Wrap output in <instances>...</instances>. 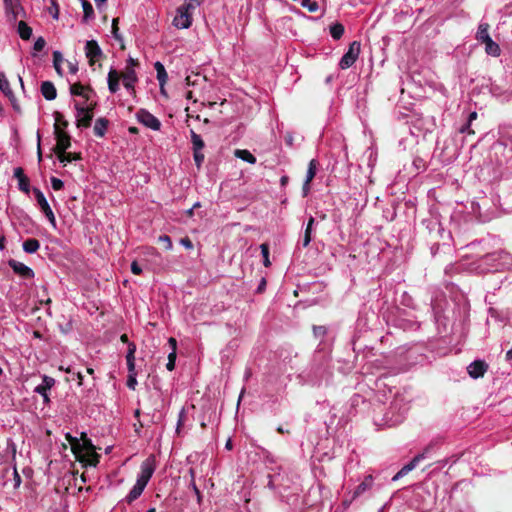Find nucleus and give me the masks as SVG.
<instances>
[{
	"instance_id": "20e7f679",
	"label": "nucleus",
	"mask_w": 512,
	"mask_h": 512,
	"mask_svg": "<svg viewBox=\"0 0 512 512\" xmlns=\"http://www.w3.org/2000/svg\"><path fill=\"white\" fill-rule=\"evenodd\" d=\"M136 118L140 123L152 130L157 131L161 127V122L145 109H139L136 113Z\"/></svg>"
},
{
	"instance_id": "bb28decb",
	"label": "nucleus",
	"mask_w": 512,
	"mask_h": 512,
	"mask_svg": "<svg viewBox=\"0 0 512 512\" xmlns=\"http://www.w3.org/2000/svg\"><path fill=\"white\" fill-rule=\"evenodd\" d=\"M17 32L23 40H29L32 36V28L25 21L18 23Z\"/></svg>"
},
{
	"instance_id": "4c0bfd02",
	"label": "nucleus",
	"mask_w": 512,
	"mask_h": 512,
	"mask_svg": "<svg viewBox=\"0 0 512 512\" xmlns=\"http://www.w3.org/2000/svg\"><path fill=\"white\" fill-rule=\"evenodd\" d=\"M55 123L54 125H58L62 130L68 127L69 123L67 120L64 119V116L59 111H55L53 113Z\"/></svg>"
},
{
	"instance_id": "6e6552de",
	"label": "nucleus",
	"mask_w": 512,
	"mask_h": 512,
	"mask_svg": "<svg viewBox=\"0 0 512 512\" xmlns=\"http://www.w3.org/2000/svg\"><path fill=\"white\" fill-rule=\"evenodd\" d=\"M430 447H427L423 453L416 455L408 464L404 465L392 478L393 481H397L398 479L407 475L410 471H412L417 464L425 458V454L429 451Z\"/></svg>"
},
{
	"instance_id": "2eb2a0df",
	"label": "nucleus",
	"mask_w": 512,
	"mask_h": 512,
	"mask_svg": "<svg viewBox=\"0 0 512 512\" xmlns=\"http://www.w3.org/2000/svg\"><path fill=\"white\" fill-rule=\"evenodd\" d=\"M0 91L12 101L14 109L19 110L18 105L14 103L15 96L4 72H0Z\"/></svg>"
},
{
	"instance_id": "cd10ccee",
	"label": "nucleus",
	"mask_w": 512,
	"mask_h": 512,
	"mask_svg": "<svg viewBox=\"0 0 512 512\" xmlns=\"http://www.w3.org/2000/svg\"><path fill=\"white\" fill-rule=\"evenodd\" d=\"M485 51L487 54L497 57L501 53L499 45L490 37L485 43Z\"/></svg>"
},
{
	"instance_id": "4be33fe9",
	"label": "nucleus",
	"mask_w": 512,
	"mask_h": 512,
	"mask_svg": "<svg viewBox=\"0 0 512 512\" xmlns=\"http://www.w3.org/2000/svg\"><path fill=\"white\" fill-rule=\"evenodd\" d=\"M373 483V478L371 475L365 477V479L356 487L353 493V499L364 493L366 490L370 489Z\"/></svg>"
},
{
	"instance_id": "69168bd1",
	"label": "nucleus",
	"mask_w": 512,
	"mask_h": 512,
	"mask_svg": "<svg viewBox=\"0 0 512 512\" xmlns=\"http://www.w3.org/2000/svg\"><path fill=\"white\" fill-rule=\"evenodd\" d=\"M314 222H315L314 218H313V217H310V218H309V220H308V222H307V225H306L305 231L312 232Z\"/></svg>"
},
{
	"instance_id": "9b49d317",
	"label": "nucleus",
	"mask_w": 512,
	"mask_h": 512,
	"mask_svg": "<svg viewBox=\"0 0 512 512\" xmlns=\"http://www.w3.org/2000/svg\"><path fill=\"white\" fill-rule=\"evenodd\" d=\"M14 177L18 180V189L25 194H29L31 191L30 179L25 175L22 167L14 169Z\"/></svg>"
},
{
	"instance_id": "b1692460",
	"label": "nucleus",
	"mask_w": 512,
	"mask_h": 512,
	"mask_svg": "<svg viewBox=\"0 0 512 512\" xmlns=\"http://www.w3.org/2000/svg\"><path fill=\"white\" fill-rule=\"evenodd\" d=\"M234 156L250 164H255L257 161L256 157L249 150L246 149H236L234 151Z\"/></svg>"
},
{
	"instance_id": "e2e57ef3",
	"label": "nucleus",
	"mask_w": 512,
	"mask_h": 512,
	"mask_svg": "<svg viewBox=\"0 0 512 512\" xmlns=\"http://www.w3.org/2000/svg\"><path fill=\"white\" fill-rule=\"evenodd\" d=\"M310 183L311 182L304 181L303 186H302L303 197H306L309 194V192H310Z\"/></svg>"
},
{
	"instance_id": "412c9836",
	"label": "nucleus",
	"mask_w": 512,
	"mask_h": 512,
	"mask_svg": "<svg viewBox=\"0 0 512 512\" xmlns=\"http://www.w3.org/2000/svg\"><path fill=\"white\" fill-rule=\"evenodd\" d=\"M58 160L61 162V163H70L72 161H75V160H81L82 159V156H81V153H76V152H66V150H64V152H60L58 154H56Z\"/></svg>"
},
{
	"instance_id": "6ab92c4d",
	"label": "nucleus",
	"mask_w": 512,
	"mask_h": 512,
	"mask_svg": "<svg viewBox=\"0 0 512 512\" xmlns=\"http://www.w3.org/2000/svg\"><path fill=\"white\" fill-rule=\"evenodd\" d=\"M109 120L104 117L96 119L93 132L97 137H103L107 131Z\"/></svg>"
},
{
	"instance_id": "473e14b6",
	"label": "nucleus",
	"mask_w": 512,
	"mask_h": 512,
	"mask_svg": "<svg viewBox=\"0 0 512 512\" xmlns=\"http://www.w3.org/2000/svg\"><path fill=\"white\" fill-rule=\"evenodd\" d=\"M94 115L93 114H84L81 117H77L76 120V126L78 128H88L91 126V122L93 120Z\"/></svg>"
},
{
	"instance_id": "a19ab883",
	"label": "nucleus",
	"mask_w": 512,
	"mask_h": 512,
	"mask_svg": "<svg viewBox=\"0 0 512 512\" xmlns=\"http://www.w3.org/2000/svg\"><path fill=\"white\" fill-rule=\"evenodd\" d=\"M327 333V329L325 326H317V325H314L313 326V334L316 338H322L326 335Z\"/></svg>"
},
{
	"instance_id": "680f3d73",
	"label": "nucleus",
	"mask_w": 512,
	"mask_h": 512,
	"mask_svg": "<svg viewBox=\"0 0 512 512\" xmlns=\"http://www.w3.org/2000/svg\"><path fill=\"white\" fill-rule=\"evenodd\" d=\"M86 107V113L88 114H93L94 115V110L96 109L97 107V102H90Z\"/></svg>"
},
{
	"instance_id": "13d9d810",
	"label": "nucleus",
	"mask_w": 512,
	"mask_h": 512,
	"mask_svg": "<svg viewBox=\"0 0 512 512\" xmlns=\"http://www.w3.org/2000/svg\"><path fill=\"white\" fill-rule=\"evenodd\" d=\"M189 472H190L191 477H192L191 485L193 487V491L195 492L197 497L200 498V496H201L200 490L198 489V487L196 486L195 481H194V469H190Z\"/></svg>"
},
{
	"instance_id": "0eeeda50",
	"label": "nucleus",
	"mask_w": 512,
	"mask_h": 512,
	"mask_svg": "<svg viewBox=\"0 0 512 512\" xmlns=\"http://www.w3.org/2000/svg\"><path fill=\"white\" fill-rule=\"evenodd\" d=\"M8 265L13 270V272L21 278L32 279L35 276L34 271L30 267L15 259H9Z\"/></svg>"
},
{
	"instance_id": "de8ad7c7",
	"label": "nucleus",
	"mask_w": 512,
	"mask_h": 512,
	"mask_svg": "<svg viewBox=\"0 0 512 512\" xmlns=\"http://www.w3.org/2000/svg\"><path fill=\"white\" fill-rule=\"evenodd\" d=\"M118 21H119L118 18H114L112 21V34L116 40H121V37L118 33V31H119Z\"/></svg>"
},
{
	"instance_id": "f03ea898",
	"label": "nucleus",
	"mask_w": 512,
	"mask_h": 512,
	"mask_svg": "<svg viewBox=\"0 0 512 512\" xmlns=\"http://www.w3.org/2000/svg\"><path fill=\"white\" fill-rule=\"evenodd\" d=\"M54 135L56 139V145L52 148V151L55 154L64 152V150H67L71 147L70 135L58 127V125H54Z\"/></svg>"
},
{
	"instance_id": "f257e3e1",
	"label": "nucleus",
	"mask_w": 512,
	"mask_h": 512,
	"mask_svg": "<svg viewBox=\"0 0 512 512\" xmlns=\"http://www.w3.org/2000/svg\"><path fill=\"white\" fill-rule=\"evenodd\" d=\"M361 44L359 41H353L348 48V51L342 56L339 66L341 69L350 68L357 60L360 54Z\"/></svg>"
},
{
	"instance_id": "5fc2aeb1",
	"label": "nucleus",
	"mask_w": 512,
	"mask_h": 512,
	"mask_svg": "<svg viewBox=\"0 0 512 512\" xmlns=\"http://www.w3.org/2000/svg\"><path fill=\"white\" fill-rule=\"evenodd\" d=\"M311 239H312V232L304 231V236L302 239V246L305 248L308 247L311 242Z\"/></svg>"
},
{
	"instance_id": "49530a36",
	"label": "nucleus",
	"mask_w": 512,
	"mask_h": 512,
	"mask_svg": "<svg viewBox=\"0 0 512 512\" xmlns=\"http://www.w3.org/2000/svg\"><path fill=\"white\" fill-rule=\"evenodd\" d=\"M51 186L55 191H58L64 187V183L59 178L51 177Z\"/></svg>"
},
{
	"instance_id": "864d4df0",
	"label": "nucleus",
	"mask_w": 512,
	"mask_h": 512,
	"mask_svg": "<svg viewBox=\"0 0 512 512\" xmlns=\"http://www.w3.org/2000/svg\"><path fill=\"white\" fill-rule=\"evenodd\" d=\"M82 437H83V443H81V445L83 446V452L87 451V449L95 448L94 445L92 444L91 440L86 438L85 433H82Z\"/></svg>"
},
{
	"instance_id": "0e129e2a",
	"label": "nucleus",
	"mask_w": 512,
	"mask_h": 512,
	"mask_svg": "<svg viewBox=\"0 0 512 512\" xmlns=\"http://www.w3.org/2000/svg\"><path fill=\"white\" fill-rule=\"evenodd\" d=\"M168 344L171 347V350H172L171 352H174V351L176 352V350H177V341H176V339L173 338V337H170L168 339Z\"/></svg>"
},
{
	"instance_id": "603ef678",
	"label": "nucleus",
	"mask_w": 512,
	"mask_h": 512,
	"mask_svg": "<svg viewBox=\"0 0 512 512\" xmlns=\"http://www.w3.org/2000/svg\"><path fill=\"white\" fill-rule=\"evenodd\" d=\"M136 385H137L136 373L129 374L128 379H127L128 388L134 390Z\"/></svg>"
},
{
	"instance_id": "79ce46f5",
	"label": "nucleus",
	"mask_w": 512,
	"mask_h": 512,
	"mask_svg": "<svg viewBox=\"0 0 512 512\" xmlns=\"http://www.w3.org/2000/svg\"><path fill=\"white\" fill-rule=\"evenodd\" d=\"M55 380L52 377L44 376L42 383L38 385L41 388H45L46 390H50L52 386L54 385Z\"/></svg>"
},
{
	"instance_id": "ea45409f",
	"label": "nucleus",
	"mask_w": 512,
	"mask_h": 512,
	"mask_svg": "<svg viewBox=\"0 0 512 512\" xmlns=\"http://www.w3.org/2000/svg\"><path fill=\"white\" fill-rule=\"evenodd\" d=\"M158 243L163 245L165 250H171L172 247H173L172 240H171V238L168 235H161V236H159L158 237Z\"/></svg>"
},
{
	"instance_id": "f8f14e48",
	"label": "nucleus",
	"mask_w": 512,
	"mask_h": 512,
	"mask_svg": "<svg viewBox=\"0 0 512 512\" xmlns=\"http://www.w3.org/2000/svg\"><path fill=\"white\" fill-rule=\"evenodd\" d=\"M487 369L488 365L483 360H475L467 368L468 374L474 379L483 377Z\"/></svg>"
},
{
	"instance_id": "774afa93",
	"label": "nucleus",
	"mask_w": 512,
	"mask_h": 512,
	"mask_svg": "<svg viewBox=\"0 0 512 512\" xmlns=\"http://www.w3.org/2000/svg\"><path fill=\"white\" fill-rule=\"evenodd\" d=\"M68 67H69V71H70V73H72V74L77 73V71H78V66H77V64H75V63H71V62H70V63L68 64Z\"/></svg>"
},
{
	"instance_id": "1a4fd4ad",
	"label": "nucleus",
	"mask_w": 512,
	"mask_h": 512,
	"mask_svg": "<svg viewBox=\"0 0 512 512\" xmlns=\"http://www.w3.org/2000/svg\"><path fill=\"white\" fill-rule=\"evenodd\" d=\"M155 470L154 456L147 458L141 465V472L137 478V481L148 484Z\"/></svg>"
},
{
	"instance_id": "c03bdc74",
	"label": "nucleus",
	"mask_w": 512,
	"mask_h": 512,
	"mask_svg": "<svg viewBox=\"0 0 512 512\" xmlns=\"http://www.w3.org/2000/svg\"><path fill=\"white\" fill-rule=\"evenodd\" d=\"M176 357H177V353L175 351L169 353V355H168V362L166 364V368L169 371H172L175 368Z\"/></svg>"
},
{
	"instance_id": "a18cd8bd",
	"label": "nucleus",
	"mask_w": 512,
	"mask_h": 512,
	"mask_svg": "<svg viewBox=\"0 0 512 512\" xmlns=\"http://www.w3.org/2000/svg\"><path fill=\"white\" fill-rule=\"evenodd\" d=\"M34 392L40 394L43 397L44 403H49L50 402V398L48 396V390H46L45 388H41L39 386H36L35 389H34Z\"/></svg>"
},
{
	"instance_id": "f704fd0d",
	"label": "nucleus",
	"mask_w": 512,
	"mask_h": 512,
	"mask_svg": "<svg viewBox=\"0 0 512 512\" xmlns=\"http://www.w3.org/2000/svg\"><path fill=\"white\" fill-rule=\"evenodd\" d=\"M345 28L341 23H335L330 27V34L333 39L339 40L344 34Z\"/></svg>"
},
{
	"instance_id": "3c124183",
	"label": "nucleus",
	"mask_w": 512,
	"mask_h": 512,
	"mask_svg": "<svg viewBox=\"0 0 512 512\" xmlns=\"http://www.w3.org/2000/svg\"><path fill=\"white\" fill-rule=\"evenodd\" d=\"M459 132L464 134L467 133L469 135H474L475 131L471 128V123L466 122L461 128L459 129Z\"/></svg>"
},
{
	"instance_id": "5701e85b",
	"label": "nucleus",
	"mask_w": 512,
	"mask_h": 512,
	"mask_svg": "<svg viewBox=\"0 0 512 512\" xmlns=\"http://www.w3.org/2000/svg\"><path fill=\"white\" fill-rule=\"evenodd\" d=\"M154 68H155V70L157 72V80L159 82V85L160 86H165V84H166V82L168 80V74H167V72L165 70L164 65L161 62L157 61L154 64Z\"/></svg>"
},
{
	"instance_id": "bf43d9fd",
	"label": "nucleus",
	"mask_w": 512,
	"mask_h": 512,
	"mask_svg": "<svg viewBox=\"0 0 512 512\" xmlns=\"http://www.w3.org/2000/svg\"><path fill=\"white\" fill-rule=\"evenodd\" d=\"M75 110L77 111V117H81L86 114V107L80 105L79 103H75Z\"/></svg>"
},
{
	"instance_id": "aec40b11",
	"label": "nucleus",
	"mask_w": 512,
	"mask_h": 512,
	"mask_svg": "<svg viewBox=\"0 0 512 512\" xmlns=\"http://www.w3.org/2000/svg\"><path fill=\"white\" fill-rule=\"evenodd\" d=\"M135 352L136 345L135 343H129V348L126 355V362L129 374L135 373Z\"/></svg>"
},
{
	"instance_id": "e433bc0d",
	"label": "nucleus",
	"mask_w": 512,
	"mask_h": 512,
	"mask_svg": "<svg viewBox=\"0 0 512 512\" xmlns=\"http://www.w3.org/2000/svg\"><path fill=\"white\" fill-rule=\"evenodd\" d=\"M62 61H63V56H62L61 52L54 51L53 52V66L59 75H62V68H61Z\"/></svg>"
},
{
	"instance_id": "4468645a",
	"label": "nucleus",
	"mask_w": 512,
	"mask_h": 512,
	"mask_svg": "<svg viewBox=\"0 0 512 512\" xmlns=\"http://www.w3.org/2000/svg\"><path fill=\"white\" fill-rule=\"evenodd\" d=\"M173 24L180 29H187L192 25V17L186 12L177 8L176 16L174 17Z\"/></svg>"
},
{
	"instance_id": "7c9ffc66",
	"label": "nucleus",
	"mask_w": 512,
	"mask_h": 512,
	"mask_svg": "<svg viewBox=\"0 0 512 512\" xmlns=\"http://www.w3.org/2000/svg\"><path fill=\"white\" fill-rule=\"evenodd\" d=\"M84 90L93 91L91 86H84L80 82H76L70 86V93L73 96L84 95Z\"/></svg>"
},
{
	"instance_id": "f3484780",
	"label": "nucleus",
	"mask_w": 512,
	"mask_h": 512,
	"mask_svg": "<svg viewBox=\"0 0 512 512\" xmlns=\"http://www.w3.org/2000/svg\"><path fill=\"white\" fill-rule=\"evenodd\" d=\"M41 93L46 100H54L57 97V91L51 81H44L41 84Z\"/></svg>"
},
{
	"instance_id": "423d86ee",
	"label": "nucleus",
	"mask_w": 512,
	"mask_h": 512,
	"mask_svg": "<svg viewBox=\"0 0 512 512\" xmlns=\"http://www.w3.org/2000/svg\"><path fill=\"white\" fill-rule=\"evenodd\" d=\"M85 55L88 58L90 66H93L97 60L103 56V52L95 40H88L85 45Z\"/></svg>"
},
{
	"instance_id": "7ed1b4c3",
	"label": "nucleus",
	"mask_w": 512,
	"mask_h": 512,
	"mask_svg": "<svg viewBox=\"0 0 512 512\" xmlns=\"http://www.w3.org/2000/svg\"><path fill=\"white\" fill-rule=\"evenodd\" d=\"M33 193L35 195L36 201L41 209V211L45 214L49 222L52 224L53 227H56V218L55 215L47 202L44 194L41 192L38 188H33Z\"/></svg>"
},
{
	"instance_id": "6e6d98bb",
	"label": "nucleus",
	"mask_w": 512,
	"mask_h": 512,
	"mask_svg": "<svg viewBox=\"0 0 512 512\" xmlns=\"http://www.w3.org/2000/svg\"><path fill=\"white\" fill-rule=\"evenodd\" d=\"M181 245H183L186 249L191 250L193 249V243L189 237H183L180 240Z\"/></svg>"
},
{
	"instance_id": "58836bf2",
	"label": "nucleus",
	"mask_w": 512,
	"mask_h": 512,
	"mask_svg": "<svg viewBox=\"0 0 512 512\" xmlns=\"http://www.w3.org/2000/svg\"><path fill=\"white\" fill-rule=\"evenodd\" d=\"M261 254L263 256V264L265 267H269L271 265L270 259H269V246L267 243H263L260 245Z\"/></svg>"
},
{
	"instance_id": "ddd939ff",
	"label": "nucleus",
	"mask_w": 512,
	"mask_h": 512,
	"mask_svg": "<svg viewBox=\"0 0 512 512\" xmlns=\"http://www.w3.org/2000/svg\"><path fill=\"white\" fill-rule=\"evenodd\" d=\"M121 77L123 78L124 87L128 91L135 93L134 84L138 80L135 70L131 67H126L125 71L121 74Z\"/></svg>"
},
{
	"instance_id": "72a5a7b5",
	"label": "nucleus",
	"mask_w": 512,
	"mask_h": 512,
	"mask_svg": "<svg viewBox=\"0 0 512 512\" xmlns=\"http://www.w3.org/2000/svg\"><path fill=\"white\" fill-rule=\"evenodd\" d=\"M318 165L319 163L316 159H312L309 162L305 181L311 182L314 179Z\"/></svg>"
},
{
	"instance_id": "dca6fc26",
	"label": "nucleus",
	"mask_w": 512,
	"mask_h": 512,
	"mask_svg": "<svg viewBox=\"0 0 512 512\" xmlns=\"http://www.w3.org/2000/svg\"><path fill=\"white\" fill-rule=\"evenodd\" d=\"M146 486L147 485L142 483V481L141 482L136 481L135 485L132 487V489L130 490V492L128 493V495L125 498L126 502L128 504H131L136 499H138L140 497V495L142 494V492L144 491Z\"/></svg>"
},
{
	"instance_id": "338daca9",
	"label": "nucleus",
	"mask_w": 512,
	"mask_h": 512,
	"mask_svg": "<svg viewBox=\"0 0 512 512\" xmlns=\"http://www.w3.org/2000/svg\"><path fill=\"white\" fill-rule=\"evenodd\" d=\"M127 62H128L127 67H131V68H133V67H135V66H138V65H139L138 60H137V59H133V58H131V57L128 59V61H127Z\"/></svg>"
},
{
	"instance_id": "c85d7f7f",
	"label": "nucleus",
	"mask_w": 512,
	"mask_h": 512,
	"mask_svg": "<svg viewBox=\"0 0 512 512\" xmlns=\"http://www.w3.org/2000/svg\"><path fill=\"white\" fill-rule=\"evenodd\" d=\"M488 30H489V24L481 23L479 25L478 31L476 33V39L481 43H485L490 38Z\"/></svg>"
},
{
	"instance_id": "37998d69",
	"label": "nucleus",
	"mask_w": 512,
	"mask_h": 512,
	"mask_svg": "<svg viewBox=\"0 0 512 512\" xmlns=\"http://www.w3.org/2000/svg\"><path fill=\"white\" fill-rule=\"evenodd\" d=\"M45 45H46L45 39L43 37H38L34 42L33 50L35 52H40L44 49Z\"/></svg>"
},
{
	"instance_id": "39448f33",
	"label": "nucleus",
	"mask_w": 512,
	"mask_h": 512,
	"mask_svg": "<svg viewBox=\"0 0 512 512\" xmlns=\"http://www.w3.org/2000/svg\"><path fill=\"white\" fill-rule=\"evenodd\" d=\"M5 6V12L9 17L10 21H16L18 16L25 15L24 8L22 7L20 0H3Z\"/></svg>"
},
{
	"instance_id": "09e8293b",
	"label": "nucleus",
	"mask_w": 512,
	"mask_h": 512,
	"mask_svg": "<svg viewBox=\"0 0 512 512\" xmlns=\"http://www.w3.org/2000/svg\"><path fill=\"white\" fill-rule=\"evenodd\" d=\"M49 11H50V14L52 15V17L54 19H58V17H59V5L57 4V2L55 0H52V6L49 9Z\"/></svg>"
},
{
	"instance_id": "a878e982",
	"label": "nucleus",
	"mask_w": 512,
	"mask_h": 512,
	"mask_svg": "<svg viewBox=\"0 0 512 512\" xmlns=\"http://www.w3.org/2000/svg\"><path fill=\"white\" fill-rule=\"evenodd\" d=\"M22 247L26 253L32 254L38 251L40 242L35 238H28L23 242Z\"/></svg>"
},
{
	"instance_id": "c9c22d12",
	"label": "nucleus",
	"mask_w": 512,
	"mask_h": 512,
	"mask_svg": "<svg viewBox=\"0 0 512 512\" xmlns=\"http://www.w3.org/2000/svg\"><path fill=\"white\" fill-rule=\"evenodd\" d=\"M82 7L84 12L83 21H87L94 16V9L89 1L83 0Z\"/></svg>"
},
{
	"instance_id": "2f4dec72",
	"label": "nucleus",
	"mask_w": 512,
	"mask_h": 512,
	"mask_svg": "<svg viewBox=\"0 0 512 512\" xmlns=\"http://www.w3.org/2000/svg\"><path fill=\"white\" fill-rule=\"evenodd\" d=\"M191 142L193 145V151H201L205 146L201 136L193 130H191Z\"/></svg>"
},
{
	"instance_id": "a211bd4d",
	"label": "nucleus",
	"mask_w": 512,
	"mask_h": 512,
	"mask_svg": "<svg viewBox=\"0 0 512 512\" xmlns=\"http://www.w3.org/2000/svg\"><path fill=\"white\" fill-rule=\"evenodd\" d=\"M121 74L115 69H110L108 73V88L111 93H116L119 90V81Z\"/></svg>"
},
{
	"instance_id": "c756f323",
	"label": "nucleus",
	"mask_w": 512,
	"mask_h": 512,
	"mask_svg": "<svg viewBox=\"0 0 512 512\" xmlns=\"http://www.w3.org/2000/svg\"><path fill=\"white\" fill-rule=\"evenodd\" d=\"M66 439L71 445V450H72L73 454L75 455V458L79 459V457H80L79 452H80L81 448H83L80 441L76 437L71 436L69 433L66 434Z\"/></svg>"
},
{
	"instance_id": "052dcab7",
	"label": "nucleus",
	"mask_w": 512,
	"mask_h": 512,
	"mask_svg": "<svg viewBox=\"0 0 512 512\" xmlns=\"http://www.w3.org/2000/svg\"><path fill=\"white\" fill-rule=\"evenodd\" d=\"M194 77H199V74H195ZM185 80L188 86H195L197 84V79H193L192 76H187Z\"/></svg>"
},
{
	"instance_id": "393cba45",
	"label": "nucleus",
	"mask_w": 512,
	"mask_h": 512,
	"mask_svg": "<svg viewBox=\"0 0 512 512\" xmlns=\"http://www.w3.org/2000/svg\"><path fill=\"white\" fill-rule=\"evenodd\" d=\"M201 2L202 0H184V3L179 8L192 17L193 12L200 6Z\"/></svg>"
},
{
	"instance_id": "4d7b16f0",
	"label": "nucleus",
	"mask_w": 512,
	"mask_h": 512,
	"mask_svg": "<svg viewBox=\"0 0 512 512\" xmlns=\"http://www.w3.org/2000/svg\"><path fill=\"white\" fill-rule=\"evenodd\" d=\"M131 272L135 275H140L142 273V268L138 264L137 261H133L131 264Z\"/></svg>"
},
{
	"instance_id": "8fccbe9b",
	"label": "nucleus",
	"mask_w": 512,
	"mask_h": 512,
	"mask_svg": "<svg viewBox=\"0 0 512 512\" xmlns=\"http://www.w3.org/2000/svg\"><path fill=\"white\" fill-rule=\"evenodd\" d=\"M194 161L200 167L204 161V154L201 151H193Z\"/></svg>"
},
{
	"instance_id": "9d476101",
	"label": "nucleus",
	"mask_w": 512,
	"mask_h": 512,
	"mask_svg": "<svg viewBox=\"0 0 512 512\" xmlns=\"http://www.w3.org/2000/svg\"><path fill=\"white\" fill-rule=\"evenodd\" d=\"M79 456V459H76L77 461L94 467L99 463L100 459V455L95 451V448L87 449L85 452H83V448H81Z\"/></svg>"
}]
</instances>
